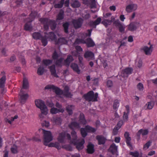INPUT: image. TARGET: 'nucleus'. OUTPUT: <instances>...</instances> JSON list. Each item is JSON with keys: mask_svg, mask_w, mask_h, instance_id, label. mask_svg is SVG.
Listing matches in <instances>:
<instances>
[{"mask_svg": "<svg viewBox=\"0 0 157 157\" xmlns=\"http://www.w3.org/2000/svg\"><path fill=\"white\" fill-rule=\"evenodd\" d=\"M43 63L46 66H48L52 64V60L50 59H43Z\"/></svg>", "mask_w": 157, "mask_h": 157, "instance_id": "49", "label": "nucleus"}, {"mask_svg": "<svg viewBox=\"0 0 157 157\" xmlns=\"http://www.w3.org/2000/svg\"><path fill=\"white\" fill-rule=\"evenodd\" d=\"M48 68L50 69L52 75L56 78L59 77L56 73L55 65H52L51 66L48 67Z\"/></svg>", "mask_w": 157, "mask_h": 157, "instance_id": "27", "label": "nucleus"}, {"mask_svg": "<svg viewBox=\"0 0 157 157\" xmlns=\"http://www.w3.org/2000/svg\"><path fill=\"white\" fill-rule=\"evenodd\" d=\"M117 147L114 143L112 144L109 149V151L113 154L115 153L117 151Z\"/></svg>", "mask_w": 157, "mask_h": 157, "instance_id": "30", "label": "nucleus"}, {"mask_svg": "<svg viewBox=\"0 0 157 157\" xmlns=\"http://www.w3.org/2000/svg\"><path fill=\"white\" fill-rule=\"evenodd\" d=\"M69 25L70 24L68 22L63 23V24L62 26L63 29L64 31L67 34L69 33L68 29Z\"/></svg>", "mask_w": 157, "mask_h": 157, "instance_id": "32", "label": "nucleus"}, {"mask_svg": "<svg viewBox=\"0 0 157 157\" xmlns=\"http://www.w3.org/2000/svg\"><path fill=\"white\" fill-rule=\"evenodd\" d=\"M65 0H55L53 4L54 7L56 8H61L64 4L65 7H68L69 6V0H66L64 3Z\"/></svg>", "mask_w": 157, "mask_h": 157, "instance_id": "3", "label": "nucleus"}, {"mask_svg": "<svg viewBox=\"0 0 157 157\" xmlns=\"http://www.w3.org/2000/svg\"><path fill=\"white\" fill-rule=\"evenodd\" d=\"M59 57V55L58 54L56 51L55 50L53 53L52 57L53 60H55L58 59Z\"/></svg>", "mask_w": 157, "mask_h": 157, "instance_id": "50", "label": "nucleus"}, {"mask_svg": "<svg viewBox=\"0 0 157 157\" xmlns=\"http://www.w3.org/2000/svg\"><path fill=\"white\" fill-rule=\"evenodd\" d=\"M44 131V144L45 146L48 145L47 143L52 141V140L53 136L51 132L49 131H45L43 129Z\"/></svg>", "mask_w": 157, "mask_h": 157, "instance_id": "4", "label": "nucleus"}, {"mask_svg": "<svg viewBox=\"0 0 157 157\" xmlns=\"http://www.w3.org/2000/svg\"><path fill=\"white\" fill-rule=\"evenodd\" d=\"M141 25L139 22L134 21L130 23L128 26V29L129 30L133 32L136 30L137 27L140 26Z\"/></svg>", "mask_w": 157, "mask_h": 157, "instance_id": "7", "label": "nucleus"}, {"mask_svg": "<svg viewBox=\"0 0 157 157\" xmlns=\"http://www.w3.org/2000/svg\"><path fill=\"white\" fill-rule=\"evenodd\" d=\"M64 11L62 10H61L57 16V19L59 20L63 19L64 17Z\"/></svg>", "mask_w": 157, "mask_h": 157, "instance_id": "38", "label": "nucleus"}, {"mask_svg": "<svg viewBox=\"0 0 157 157\" xmlns=\"http://www.w3.org/2000/svg\"><path fill=\"white\" fill-rule=\"evenodd\" d=\"M137 88L140 90H143L144 89L143 84L140 82L137 85Z\"/></svg>", "mask_w": 157, "mask_h": 157, "instance_id": "57", "label": "nucleus"}, {"mask_svg": "<svg viewBox=\"0 0 157 157\" xmlns=\"http://www.w3.org/2000/svg\"><path fill=\"white\" fill-rule=\"evenodd\" d=\"M72 23L74 28L77 29L81 27L83 23V20L81 18L76 20L74 19L72 20Z\"/></svg>", "mask_w": 157, "mask_h": 157, "instance_id": "8", "label": "nucleus"}, {"mask_svg": "<svg viewBox=\"0 0 157 157\" xmlns=\"http://www.w3.org/2000/svg\"><path fill=\"white\" fill-rule=\"evenodd\" d=\"M96 138L98 141L99 145L104 144H105L106 139L103 136H97Z\"/></svg>", "mask_w": 157, "mask_h": 157, "instance_id": "24", "label": "nucleus"}, {"mask_svg": "<svg viewBox=\"0 0 157 157\" xmlns=\"http://www.w3.org/2000/svg\"><path fill=\"white\" fill-rule=\"evenodd\" d=\"M68 126L72 130H74V129L75 128H80L79 123L75 121L71 122L69 124Z\"/></svg>", "mask_w": 157, "mask_h": 157, "instance_id": "25", "label": "nucleus"}, {"mask_svg": "<svg viewBox=\"0 0 157 157\" xmlns=\"http://www.w3.org/2000/svg\"><path fill=\"white\" fill-rule=\"evenodd\" d=\"M37 13L36 11H32L30 14V16L32 19H34L37 16Z\"/></svg>", "mask_w": 157, "mask_h": 157, "instance_id": "54", "label": "nucleus"}, {"mask_svg": "<svg viewBox=\"0 0 157 157\" xmlns=\"http://www.w3.org/2000/svg\"><path fill=\"white\" fill-rule=\"evenodd\" d=\"M101 21V18L100 17H98L95 21H91L88 23L89 25L93 28H95L96 25L99 24Z\"/></svg>", "mask_w": 157, "mask_h": 157, "instance_id": "14", "label": "nucleus"}, {"mask_svg": "<svg viewBox=\"0 0 157 157\" xmlns=\"http://www.w3.org/2000/svg\"><path fill=\"white\" fill-rule=\"evenodd\" d=\"M46 104L50 107H52L54 105V104L51 101H47Z\"/></svg>", "mask_w": 157, "mask_h": 157, "instance_id": "62", "label": "nucleus"}, {"mask_svg": "<svg viewBox=\"0 0 157 157\" xmlns=\"http://www.w3.org/2000/svg\"><path fill=\"white\" fill-rule=\"evenodd\" d=\"M47 38L46 36H42L40 40L41 41L43 45L44 46H46L48 43Z\"/></svg>", "mask_w": 157, "mask_h": 157, "instance_id": "43", "label": "nucleus"}, {"mask_svg": "<svg viewBox=\"0 0 157 157\" xmlns=\"http://www.w3.org/2000/svg\"><path fill=\"white\" fill-rule=\"evenodd\" d=\"M123 124V122L122 121H119L116 125L115 127H117L119 129L121 127L122 125Z\"/></svg>", "mask_w": 157, "mask_h": 157, "instance_id": "56", "label": "nucleus"}, {"mask_svg": "<svg viewBox=\"0 0 157 157\" xmlns=\"http://www.w3.org/2000/svg\"><path fill=\"white\" fill-rule=\"evenodd\" d=\"M85 41V40L82 39L77 38L74 43V44L75 45L79 44L81 43L85 44L86 43Z\"/></svg>", "mask_w": 157, "mask_h": 157, "instance_id": "41", "label": "nucleus"}, {"mask_svg": "<svg viewBox=\"0 0 157 157\" xmlns=\"http://www.w3.org/2000/svg\"><path fill=\"white\" fill-rule=\"evenodd\" d=\"M20 92L21 93V94H20V98L21 99V103H24L25 101L29 97V95L28 94H24V92L22 89H21L20 91Z\"/></svg>", "mask_w": 157, "mask_h": 157, "instance_id": "20", "label": "nucleus"}, {"mask_svg": "<svg viewBox=\"0 0 157 157\" xmlns=\"http://www.w3.org/2000/svg\"><path fill=\"white\" fill-rule=\"evenodd\" d=\"M64 111V109H58L55 107L52 108L50 110L51 113L52 114H56L59 113H63Z\"/></svg>", "mask_w": 157, "mask_h": 157, "instance_id": "31", "label": "nucleus"}, {"mask_svg": "<svg viewBox=\"0 0 157 157\" xmlns=\"http://www.w3.org/2000/svg\"><path fill=\"white\" fill-rule=\"evenodd\" d=\"M72 138L71 140V143L73 144H76L77 143V136L76 132L74 130H72L71 133Z\"/></svg>", "mask_w": 157, "mask_h": 157, "instance_id": "16", "label": "nucleus"}, {"mask_svg": "<svg viewBox=\"0 0 157 157\" xmlns=\"http://www.w3.org/2000/svg\"><path fill=\"white\" fill-rule=\"evenodd\" d=\"M71 6L74 8H77L80 6V4L78 1L75 0L71 3Z\"/></svg>", "mask_w": 157, "mask_h": 157, "instance_id": "42", "label": "nucleus"}, {"mask_svg": "<svg viewBox=\"0 0 157 157\" xmlns=\"http://www.w3.org/2000/svg\"><path fill=\"white\" fill-rule=\"evenodd\" d=\"M152 48V45H151L150 47H148L147 46L144 47L142 50L144 51L146 55H150L152 51L151 49Z\"/></svg>", "mask_w": 157, "mask_h": 157, "instance_id": "18", "label": "nucleus"}, {"mask_svg": "<svg viewBox=\"0 0 157 157\" xmlns=\"http://www.w3.org/2000/svg\"><path fill=\"white\" fill-rule=\"evenodd\" d=\"M65 137L66 134L65 133L62 132L59 133L58 138V141L61 143H64Z\"/></svg>", "mask_w": 157, "mask_h": 157, "instance_id": "29", "label": "nucleus"}, {"mask_svg": "<svg viewBox=\"0 0 157 157\" xmlns=\"http://www.w3.org/2000/svg\"><path fill=\"white\" fill-rule=\"evenodd\" d=\"M107 85L108 87H111L113 86V82L111 80H108L107 82Z\"/></svg>", "mask_w": 157, "mask_h": 157, "instance_id": "59", "label": "nucleus"}, {"mask_svg": "<svg viewBox=\"0 0 157 157\" xmlns=\"http://www.w3.org/2000/svg\"><path fill=\"white\" fill-rule=\"evenodd\" d=\"M70 67L74 71L77 72L78 74L80 73V70L79 69L78 66L77 64L75 63H72Z\"/></svg>", "mask_w": 157, "mask_h": 157, "instance_id": "28", "label": "nucleus"}, {"mask_svg": "<svg viewBox=\"0 0 157 157\" xmlns=\"http://www.w3.org/2000/svg\"><path fill=\"white\" fill-rule=\"evenodd\" d=\"M68 41L65 38L62 37L59 38L57 42L58 44H66L67 43Z\"/></svg>", "mask_w": 157, "mask_h": 157, "instance_id": "35", "label": "nucleus"}, {"mask_svg": "<svg viewBox=\"0 0 157 157\" xmlns=\"http://www.w3.org/2000/svg\"><path fill=\"white\" fill-rule=\"evenodd\" d=\"M137 5L134 4H131L128 5L126 8V11L128 13H130L135 11L137 9Z\"/></svg>", "mask_w": 157, "mask_h": 157, "instance_id": "13", "label": "nucleus"}, {"mask_svg": "<svg viewBox=\"0 0 157 157\" xmlns=\"http://www.w3.org/2000/svg\"><path fill=\"white\" fill-rule=\"evenodd\" d=\"M50 26L51 29L52 30H54L56 28L57 24L55 21L51 20L49 24V26Z\"/></svg>", "mask_w": 157, "mask_h": 157, "instance_id": "34", "label": "nucleus"}, {"mask_svg": "<svg viewBox=\"0 0 157 157\" xmlns=\"http://www.w3.org/2000/svg\"><path fill=\"white\" fill-rule=\"evenodd\" d=\"M6 79V76L5 75H3L0 79V88L1 89V92L2 94H4L6 92L4 88Z\"/></svg>", "mask_w": 157, "mask_h": 157, "instance_id": "9", "label": "nucleus"}, {"mask_svg": "<svg viewBox=\"0 0 157 157\" xmlns=\"http://www.w3.org/2000/svg\"><path fill=\"white\" fill-rule=\"evenodd\" d=\"M87 131L85 128H82L80 129L81 135L83 137H85L87 135Z\"/></svg>", "mask_w": 157, "mask_h": 157, "instance_id": "47", "label": "nucleus"}, {"mask_svg": "<svg viewBox=\"0 0 157 157\" xmlns=\"http://www.w3.org/2000/svg\"><path fill=\"white\" fill-rule=\"evenodd\" d=\"M44 69L43 67L40 66L38 69L37 73L39 75H41L43 74Z\"/></svg>", "mask_w": 157, "mask_h": 157, "instance_id": "46", "label": "nucleus"}, {"mask_svg": "<svg viewBox=\"0 0 157 157\" xmlns=\"http://www.w3.org/2000/svg\"><path fill=\"white\" fill-rule=\"evenodd\" d=\"M85 143L84 139H83L80 142H79L78 140L77 141V143L76 144H74L76 145V147L79 151L83 148V144Z\"/></svg>", "mask_w": 157, "mask_h": 157, "instance_id": "23", "label": "nucleus"}, {"mask_svg": "<svg viewBox=\"0 0 157 157\" xmlns=\"http://www.w3.org/2000/svg\"><path fill=\"white\" fill-rule=\"evenodd\" d=\"M96 6V1L95 0H92L91 1V8H95Z\"/></svg>", "mask_w": 157, "mask_h": 157, "instance_id": "58", "label": "nucleus"}, {"mask_svg": "<svg viewBox=\"0 0 157 157\" xmlns=\"http://www.w3.org/2000/svg\"><path fill=\"white\" fill-rule=\"evenodd\" d=\"M151 143V142L150 141H148L144 145V146L143 149H145V148L147 149L148 148L149 146H150Z\"/></svg>", "mask_w": 157, "mask_h": 157, "instance_id": "63", "label": "nucleus"}, {"mask_svg": "<svg viewBox=\"0 0 157 157\" xmlns=\"http://www.w3.org/2000/svg\"><path fill=\"white\" fill-rule=\"evenodd\" d=\"M46 90L52 89L54 92L57 95H61L63 94V91L59 88L52 85H47L44 88Z\"/></svg>", "mask_w": 157, "mask_h": 157, "instance_id": "5", "label": "nucleus"}, {"mask_svg": "<svg viewBox=\"0 0 157 157\" xmlns=\"http://www.w3.org/2000/svg\"><path fill=\"white\" fill-rule=\"evenodd\" d=\"M113 24L118 29L119 32L122 33H124L125 27L122 23H121L118 19L113 22Z\"/></svg>", "mask_w": 157, "mask_h": 157, "instance_id": "6", "label": "nucleus"}, {"mask_svg": "<svg viewBox=\"0 0 157 157\" xmlns=\"http://www.w3.org/2000/svg\"><path fill=\"white\" fill-rule=\"evenodd\" d=\"M136 65L139 68L141 67L142 65V60L140 59H139L137 62Z\"/></svg>", "mask_w": 157, "mask_h": 157, "instance_id": "64", "label": "nucleus"}, {"mask_svg": "<svg viewBox=\"0 0 157 157\" xmlns=\"http://www.w3.org/2000/svg\"><path fill=\"white\" fill-rule=\"evenodd\" d=\"M74 59L71 55H68L67 58L64 61V64L66 66H69L71 62L74 60Z\"/></svg>", "mask_w": 157, "mask_h": 157, "instance_id": "17", "label": "nucleus"}, {"mask_svg": "<svg viewBox=\"0 0 157 157\" xmlns=\"http://www.w3.org/2000/svg\"><path fill=\"white\" fill-rule=\"evenodd\" d=\"M29 87V84L26 78H24L23 82L22 88L25 89H27Z\"/></svg>", "mask_w": 157, "mask_h": 157, "instance_id": "40", "label": "nucleus"}, {"mask_svg": "<svg viewBox=\"0 0 157 157\" xmlns=\"http://www.w3.org/2000/svg\"><path fill=\"white\" fill-rule=\"evenodd\" d=\"M154 105V102L153 101L148 102L142 108L143 109H152Z\"/></svg>", "mask_w": 157, "mask_h": 157, "instance_id": "19", "label": "nucleus"}, {"mask_svg": "<svg viewBox=\"0 0 157 157\" xmlns=\"http://www.w3.org/2000/svg\"><path fill=\"white\" fill-rule=\"evenodd\" d=\"M11 152L14 154L17 153V147L16 145H14L11 149Z\"/></svg>", "mask_w": 157, "mask_h": 157, "instance_id": "53", "label": "nucleus"}, {"mask_svg": "<svg viewBox=\"0 0 157 157\" xmlns=\"http://www.w3.org/2000/svg\"><path fill=\"white\" fill-rule=\"evenodd\" d=\"M129 154L132 155L133 157H142V156L139 155V152L136 151L135 152H130Z\"/></svg>", "mask_w": 157, "mask_h": 157, "instance_id": "51", "label": "nucleus"}, {"mask_svg": "<svg viewBox=\"0 0 157 157\" xmlns=\"http://www.w3.org/2000/svg\"><path fill=\"white\" fill-rule=\"evenodd\" d=\"M80 122L83 124H86V121L85 119L84 115L83 113H81L79 116Z\"/></svg>", "mask_w": 157, "mask_h": 157, "instance_id": "36", "label": "nucleus"}, {"mask_svg": "<svg viewBox=\"0 0 157 157\" xmlns=\"http://www.w3.org/2000/svg\"><path fill=\"white\" fill-rule=\"evenodd\" d=\"M55 123L57 124H61L62 122L61 118L60 117H56L54 119Z\"/></svg>", "mask_w": 157, "mask_h": 157, "instance_id": "52", "label": "nucleus"}, {"mask_svg": "<svg viewBox=\"0 0 157 157\" xmlns=\"http://www.w3.org/2000/svg\"><path fill=\"white\" fill-rule=\"evenodd\" d=\"M85 128L87 132H91L94 133L95 132L96 130V129L89 125H87L85 127Z\"/></svg>", "mask_w": 157, "mask_h": 157, "instance_id": "44", "label": "nucleus"}, {"mask_svg": "<svg viewBox=\"0 0 157 157\" xmlns=\"http://www.w3.org/2000/svg\"><path fill=\"white\" fill-rule=\"evenodd\" d=\"M119 105V101L118 100L116 99L114 101L113 103V108L114 109H117Z\"/></svg>", "mask_w": 157, "mask_h": 157, "instance_id": "48", "label": "nucleus"}, {"mask_svg": "<svg viewBox=\"0 0 157 157\" xmlns=\"http://www.w3.org/2000/svg\"><path fill=\"white\" fill-rule=\"evenodd\" d=\"M39 21L41 23L44 25V28L45 30H47L49 29V24L51 20L47 18H40Z\"/></svg>", "mask_w": 157, "mask_h": 157, "instance_id": "10", "label": "nucleus"}, {"mask_svg": "<svg viewBox=\"0 0 157 157\" xmlns=\"http://www.w3.org/2000/svg\"><path fill=\"white\" fill-rule=\"evenodd\" d=\"M35 103L36 106L39 108L41 112V113L39 114V117L40 118L43 119L44 116V114L46 115L48 112V109L44 101L41 100H35Z\"/></svg>", "mask_w": 157, "mask_h": 157, "instance_id": "1", "label": "nucleus"}, {"mask_svg": "<svg viewBox=\"0 0 157 157\" xmlns=\"http://www.w3.org/2000/svg\"><path fill=\"white\" fill-rule=\"evenodd\" d=\"M98 94L97 93L94 94V92L91 90L84 94L83 97L87 101H98Z\"/></svg>", "mask_w": 157, "mask_h": 157, "instance_id": "2", "label": "nucleus"}, {"mask_svg": "<svg viewBox=\"0 0 157 157\" xmlns=\"http://www.w3.org/2000/svg\"><path fill=\"white\" fill-rule=\"evenodd\" d=\"M84 56L85 58L89 60H93L94 59V54L90 51H86L84 54Z\"/></svg>", "mask_w": 157, "mask_h": 157, "instance_id": "11", "label": "nucleus"}, {"mask_svg": "<svg viewBox=\"0 0 157 157\" xmlns=\"http://www.w3.org/2000/svg\"><path fill=\"white\" fill-rule=\"evenodd\" d=\"M87 47H91L94 46L95 45L94 42L90 38H87L85 41Z\"/></svg>", "mask_w": 157, "mask_h": 157, "instance_id": "22", "label": "nucleus"}, {"mask_svg": "<svg viewBox=\"0 0 157 157\" xmlns=\"http://www.w3.org/2000/svg\"><path fill=\"white\" fill-rule=\"evenodd\" d=\"M119 129L117 127H115L113 131V135L114 136L117 135L118 134V130Z\"/></svg>", "mask_w": 157, "mask_h": 157, "instance_id": "55", "label": "nucleus"}, {"mask_svg": "<svg viewBox=\"0 0 157 157\" xmlns=\"http://www.w3.org/2000/svg\"><path fill=\"white\" fill-rule=\"evenodd\" d=\"M87 151L89 154H92L94 151V145L91 143H89L87 146Z\"/></svg>", "mask_w": 157, "mask_h": 157, "instance_id": "26", "label": "nucleus"}, {"mask_svg": "<svg viewBox=\"0 0 157 157\" xmlns=\"http://www.w3.org/2000/svg\"><path fill=\"white\" fill-rule=\"evenodd\" d=\"M64 95L67 98H71L72 96V94L71 93L69 92H64Z\"/></svg>", "mask_w": 157, "mask_h": 157, "instance_id": "60", "label": "nucleus"}, {"mask_svg": "<svg viewBox=\"0 0 157 157\" xmlns=\"http://www.w3.org/2000/svg\"><path fill=\"white\" fill-rule=\"evenodd\" d=\"M32 21L31 20L30 22L27 23L25 24L24 26V29L26 31H31L32 29V26L31 24L30 23Z\"/></svg>", "mask_w": 157, "mask_h": 157, "instance_id": "39", "label": "nucleus"}, {"mask_svg": "<svg viewBox=\"0 0 157 157\" xmlns=\"http://www.w3.org/2000/svg\"><path fill=\"white\" fill-rule=\"evenodd\" d=\"M132 71L133 69L132 68H127L122 70L121 75L124 78H127L128 75L132 73Z\"/></svg>", "mask_w": 157, "mask_h": 157, "instance_id": "12", "label": "nucleus"}, {"mask_svg": "<svg viewBox=\"0 0 157 157\" xmlns=\"http://www.w3.org/2000/svg\"><path fill=\"white\" fill-rule=\"evenodd\" d=\"M42 36L39 32H35L33 34V38L36 40H40Z\"/></svg>", "mask_w": 157, "mask_h": 157, "instance_id": "37", "label": "nucleus"}, {"mask_svg": "<svg viewBox=\"0 0 157 157\" xmlns=\"http://www.w3.org/2000/svg\"><path fill=\"white\" fill-rule=\"evenodd\" d=\"M64 59L63 57H60L56 60L55 63L58 67H61L62 65Z\"/></svg>", "mask_w": 157, "mask_h": 157, "instance_id": "33", "label": "nucleus"}, {"mask_svg": "<svg viewBox=\"0 0 157 157\" xmlns=\"http://www.w3.org/2000/svg\"><path fill=\"white\" fill-rule=\"evenodd\" d=\"M75 105H69L67 104L66 105V110L69 115H71L73 114V111L75 109Z\"/></svg>", "mask_w": 157, "mask_h": 157, "instance_id": "15", "label": "nucleus"}, {"mask_svg": "<svg viewBox=\"0 0 157 157\" xmlns=\"http://www.w3.org/2000/svg\"><path fill=\"white\" fill-rule=\"evenodd\" d=\"M129 134L128 132H125L124 134V136L126 140V142L128 146L132 147V145L131 143V138L129 136Z\"/></svg>", "mask_w": 157, "mask_h": 157, "instance_id": "21", "label": "nucleus"}, {"mask_svg": "<svg viewBox=\"0 0 157 157\" xmlns=\"http://www.w3.org/2000/svg\"><path fill=\"white\" fill-rule=\"evenodd\" d=\"M48 38H49L52 40H54L56 39V36L53 32H50L49 33Z\"/></svg>", "mask_w": 157, "mask_h": 157, "instance_id": "45", "label": "nucleus"}, {"mask_svg": "<svg viewBox=\"0 0 157 157\" xmlns=\"http://www.w3.org/2000/svg\"><path fill=\"white\" fill-rule=\"evenodd\" d=\"M53 147L56 148L59 150L61 148L59 144L57 142H56L55 143Z\"/></svg>", "mask_w": 157, "mask_h": 157, "instance_id": "61", "label": "nucleus"}]
</instances>
